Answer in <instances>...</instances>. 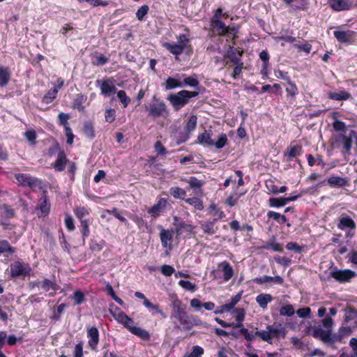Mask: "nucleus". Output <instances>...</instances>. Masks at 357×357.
Listing matches in <instances>:
<instances>
[{
	"label": "nucleus",
	"mask_w": 357,
	"mask_h": 357,
	"mask_svg": "<svg viewBox=\"0 0 357 357\" xmlns=\"http://www.w3.org/2000/svg\"><path fill=\"white\" fill-rule=\"evenodd\" d=\"M171 303L170 319L174 329L189 331L195 326H207V324L198 316L188 314L187 305L176 295L172 296Z\"/></svg>",
	"instance_id": "obj_1"
},
{
	"label": "nucleus",
	"mask_w": 357,
	"mask_h": 357,
	"mask_svg": "<svg viewBox=\"0 0 357 357\" xmlns=\"http://www.w3.org/2000/svg\"><path fill=\"white\" fill-rule=\"evenodd\" d=\"M231 312L232 314H236L235 320L236 323H229L220 319L219 317H215L214 320L223 328H239V332L244 336L245 340L249 343L253 342L255 340V335L252 333V332H250L248 328H245L243 324V321L245 320V309L243 307H236L231 311Z\"/></svg>",
	"instance_id": "obj_2"
},
{
	"label": "nucleus",
	"mask_w": 357,
	"mask_h": 357,
	"mask_svg": "<svg viewBox=\"0 0 357 357\" xmlns=\"http://www.w3.org/2000/svg\"><path fill=\"white\" fill-rule=\"evenodd\" d=\"M144 108L147 116L154 119L160 117L167 118L169 114L165 101L157 98L156 95L153 96L150 102L144 105Z\"/></svg>",
	"instance_id": "obj_3"
},
{
	"label": "nucleus",
	"mask_w": 357,
	"mask_h": 357,
	"mask_svg": "<svg viewBox=\"0 0 357 357\" xmlns=\"http://www.w3.org/2000/svg\"><path fill=\"white\" fill-rule=\"evenodd\" d=\"M266 330L257 331L255 333V338L256 337H260L263 341L272 344L273 338L280 339L284 338L287 335L286 328L282 324H276L274 323L273 325H267Z\"/></svg>",
	"instance_id": "obj_4"
},
{
	"label": "nucleus",
	"mask_w": 357,
	"mask_h": 357,
	"mask_svg": "<svg viewBox=\"0 0 357 357\" xmlns=\"http://www.w3.org/2000/svg\"><path fill=\"white\" fill-rule=\"evenodd\" d=\"M198 94V91L182 90L176 93H172L169 95L167 100L169 101L174 110L178 111L190 102V98L196 97Z\"/></svg>",
	"instance_id": "obj_5"
},
{
	"label": "nucleus",
	"mask_w": 357,
	"mask_h": 357,
	"mask_svg": "<svg viewBox=\"0 0 357 357\" xmlns=\"http://www.w3.org/2000/svg\"><path fill=\"white\" fill-rule=\"evenodd\" d=\"M212 130H205L204 132L198 135L197 139L201 144L208 146H214L218 149H222L227 144L228 139L226 134L221 133L219 135L218 140L215 142L212 139Z\"/></svg>",
	"instance_id": "obj_6"
},
{
	"label": "nucleus",
	"mask_w": 357,
	"mask_h": 357,
	"mask_svg": "<svg viewBox=\"0 0 357 357\" xmlns=\"http://www.w3.org/2000/svg\"><path fill=\"white\" fill-rule=\"evenodd\" d=\"M234 275L232 266L227 261H223L217 265V268L211 272V276L213 280H221L223 282H227L231 280Z\"/></svg>",
	"instance_id": "obj_7"
},
{
	"label": "nucleus",
	"mask_w": 357,
	"mask_h": 357,
	"mask_svg": "<svg viewBox=\"0 0 357 357\" xmlns=\"http://www.w3.org/2000/svg\"><path fill=\"white\" fill-rule=\"evenodd\" d=\"M31 268L28 263L20 261H15L10 265V275L13 279L22 278L25 279L30 275Z\"/></svg>",
	"instance_id": "obj_8"
},
{
	"label": "nucleus",
	"mask_w": 357,
	"mask_h": 357,
	"mask_svg": "<svg viewBox=\"0 0 357 357\" xmlns=\"http://www.w3.org/2000/svg\"><path fill=\"white\" fill-rule=\"evenodd\" d=\"M15 178L17 181V182L21 185L22 186H28L31 188L33 190H35L36 188L39 190L43 189V183L42 180L30 176L27 174H16L15 175Z\"/></svg>",
	"instance_id": "obj_9"
},
{
	"label": "nucleus",
	"mask_w": 357,
	"mask_h": 357,
	"mask_svg": "<svg viewBox=\"0 0 357 357\" xmlns=\"http://www.w3.org/2000/svg\"><path fill=\"white\" fill-rule=\"evenodd\" d=\"M35 212L38 217H45L50 212V203L48 201L47 191L43 190L41 197L38 199V204L35 208Z\"/></svg>",
	"instance_id": "obj_10"
},
{
	"label": "nucleus",
	"mask_w": 357,
	"mask_h": 357,
	"mask_svg": "<svg viewBox=\"0 0 357 357\" xmlns=\"http://www.w3.org/2000/svg\"><path fill=\"white\" fill-rule=\"evenodd\" d=\"M330 276L340 283H346L356 276V273L350 269H335L330 273Z\"/></svg>",
	"instance_id": "obj_11"
},
{
	"label": "nucleus",
	"mask_w": 357,
	"mask_h": 357,
	"mask_svg": "<svg viewBox=\"0 0 357 357\" xmlns=\"http://www.w3.org/2000/svg\"><path fill=\"white\" fill-rule=\"evenodd\" d=\"M306 333L326 344V340L329 339L330 331L323 329L321 325H318L307 327Z\"/></svg>",
	"instance_id": "obj_12"
},
{
	"label": "nucleus",
	"mask_w": 357,
	"mask_h": 357,
	"mask_svg": "<svg viewBox=\"0 0 357 357\" xmlns=\"http://www.w3.org/2000/svg\"><path fill=\"white\" fill-rule=\"evenodd\" d=\"M330 7L335 11L350 10L357 6V0H329Z\"/></svg>",
	"instance_id": "obj_13"
},
{
	"label": "nucleus",
	"mask_w": 357,
	"mask_h": 357,
	"mask_svg": "<svg viewBox=\"0 0 357 357\" xmlns=\"http://www.w3.org/2000/svg\"><path fill=\"white\" fill-rule=\"evenodd\" d=\"M96 86L100 87L101 94L105 96H109L116 93V88L112 79L96 80Z\"/></svg>",
	"instance_id": "obj_14"
},
{
	"label": "nucleus",
	"mask_w": 357,
	"mask_h": 357,
	"mask_svg": "<svg viewBox=\"0 0 357 357\" xmlns=\"http://www.w3.org/2000/svg\"><path fill=\"white\" fill-rule=\"evenodd\" d=\"M333 34L339 43L351 44L354 41L356 33L351 30H337L335 31Z\"/></svg>",
	"instance_id": "obj_15"
},
{
	"label": "nucleus",
	"mask_w": 357,
	"mask_h": 357,
	"mask_svg": "<svg viewBox=\"0 0 357 357\" xmlns=\"http://www.w3.org/2000/svg\"><path fill=\"white\" fill-rule=\"evenodd\" d=\"M88 345L93 351H96L99 344V331L95 326L87 330Z\"/></svg>",
	"instance_id": "obj_16"
},
{
	"label": "nucleus",
	"mask_w": 357,
	"mask_h": 357,
	"mask_svg": "<svg viewBox=\"0 0 357 357\" xmlns=\"http://www.w3.org/2000/svg\"><path fill=\"white\" fill-rule=\"evenodd\" d=\"M68 160L63 150H60L57 154L56 160L52 166L56 172H62L65 170Z\"/></svg>",
	"instance_id": "obj_17"
},
{
	"label": "nucleus",
	"mask_w": 357,
	"mask_h": 357,
	"mask_svg": "<svg viewBox=\"0 0 357 357\" xmlns=\"http://www.w3.org/2000/svg\"><path fill=\"white\" fill-rule=\"evenodd\" d=\"M301 195L291 196L289 197H271L269 199V204L271 207H280L285 206L290 202L296 200Z\"/></svg>",
	"instance_id": "obj_18"
},
{
	"label": "nucleus",
	"mask_w": 357,
	"mask_h": 357,
	"mask_svg": "<svg viewBox=\"0 0 357 357\" xmlns=\"http://www.w3.org/2000/svg\"><path fill=\"white\" fill-rule=\"evenodd\" d=\"M253 282L257 284H263L267 282H273L276 284H283L284 279L280 275L274 277L264 275L263 277H257L253 279Z\"/></svg>",
	"instance_id": "obj_19"
},
{
	"label": "nucleus",
	"mask_w": 357,
	"mask_h": 357,
	"mask_svg": "<svg viewBox=\"0 0 357 357\" xmlns=\"http://www.w3.org/2000/svg\"><path fill=\"white\" fill-rule=\"evenodd\" d=\"M173 233L174 231L172 230L161 229L160 236L163 248H169L170 250L172 248Z\"/></svg>",
	"instance_id": "obj_20"
},
{
	"label": "nucleus",
	"mask_w": 357,
	"mask_h": 357,
	"mask_svg": "<svg viewBox=\"0 0 357 357\" xmlns=\"http://www.w3.org/2000/svg\"><path fill=\"white\" fill-rule=\"evenodd\" d=\"M183 46V45H180L178 43H165L163 44V47L170 53L175 55L176 59H178V56L181 54L185 50Z\"/></svg>",
	"instance_id": "obj_21"
},
{
	"label": "nucleus",
	"mask_w": 357,
	"mask_h": 357,
	"mask_svg": "<svg viewBox=\"0 0 357 357\" xmlns=\"http://www.w3.org/2000/svg\"><path fill=\"white\" fill-rule=\"evenodd\" d=\"M211 26L220 36H225L228 32V26L220 20H211Z\"/></svg>",
	"instance_id": "obj_22"
},
{
	"label": "nucleus",
	"mask_w": 357,
	"mask_h": 357,
	"mask_svg": "<svg viewBox=\"0 0 357 357\" xmlns=\"http://www.w3.org/2000/svg\"><path fill=\"white\" fill-rule=\"evenodd\" d=\"M167 205V201L165 199H160L158 202L154 204L149 210V213L153 217L159 215V214L165 209Z\"/></svg>",
	"instance_id": "obj_23"
},
{
	"label": "nucleus",
	"mask_w": 357,
	"mask_h": 357,
	"mask_svg": "<svg viewBox=\"0 0 357 357\" xmlns=\"http://www.w3.org/2000/svg\"><path fill=\"white\" fill-rule=\"evenodd\" d=\"M128 331L133 335L140 337L143 340H150L151 335L148 331L140 327L132 326L128 328Z\"/></svg>",
	"instance_id": "obj_24"
},
{
	"label": "nucleus",
	"mask_w": 357,
	"mask_h": 357,
	"mask_svg": "<svg viewBox=\"0 0 357 357\" xmlns=\"http://www.w3.org/2000/svg\"><path fill=\"white\" fill-rule=\"evenodd\" d=\"M12 73L9 68L0 66V87L6 86L10 80Z\"/></svg>",
	"instance_id": "obj_25"
},
{
	"label": "nucleus",
	"mask_w": 357,
	"mask_h": 357,
	"mask_svg": "<svg viewBox=\"0 0 357 357\" xmlns=\"http://www.w3.org/2000/svg\"><path fill=\"white\" fill-rule=\"evenodd\" d=\"M273 300V297L269 294H260L256 297V302L263 310H266L268 304Z\"/></svg>",
	"instance_id": "obj_26"
},
{
	"label": "nucleus",
	"mask_w": 357,
	"mask_h": 357,
	"mask_svg": "<svg viewBox=\"0 0 357 357\" xmlns=\"http://www.w3.org/2000/svg\"><path fill=\"white\" fill-rule=\"evenodd\" d=\"M328 97L331 100L340 101L349 99L351 95L344 89H342L338 92H329Z\"/></svg>",
	"instance_id": "obj_27"
},
{
	"label": "nucleus",
	"mask_w": 357,
	"mask_h": 357,
	"mask_svg": "<svg viewBox=\"0 0 357 357\" xmlns=\"http://www.w3.org/2000/svg\"><path fill=\"white\" fill-rule=\"evenodd\" d=\"M41 288L45 291H48L50 289L56 291L60 289L61 287L56 283L54 278L53 280L45 278L41 282Z\"/></svg>",
	"instance_id": "obj_28"
},
{
	"label": "nucleus",
	"mask_w": 357,
	"mask_h": 357,
	"mask_svg": "<svg viewBox=\"0 0 357 357\" xmlns=\"http://www.w3.org/2000/svg\"><path fill=\"white\" fill-rule=\"evenodd\" d=\"M347 331L345 327H341L339 330V333L333 334L332 332H330L329 339L326 340V344H330L332 347H334L333 344L336 342H341L342 340V335L344 331Z\"/></svg>",
	"instance_id": "obj_29"
},
{
	"label": "nucleus",
	"mask_w": 357,
	"mask_h": 357,
	"mask_svg": "<svg viewBox=\"0 0 357 357\" xmlns=\"http://www.w3.org/2000/svg\"><path fill=\"white\" fill-rule=\"evenodd\" d=\"M114 319L119 324H122L128 330L130 327V324H132L133 319L128 317L125 312H122L119 314H116Z\"/></svg>",
	"instance_id": "obj_30"
},
{
	"label": "nucleus",
	"mask_w": 357,
	"mask_h": 357,
	"mask_svg": "<svg viewBox=\"0 0 357 357\" xmlns=\"http://www.w3.org/2000/svg\"><path fill=\"white\" fill-rule=\"evenodd\" d=\"M165 90H172L176 88L183 87V84L181 82L176 78L169 77L165 82L162 84Z\"/></svg>",
	"instance_id": "obj_31"
},
{
	"label": "nucleus",
	"mask_w": 357,
	"mask_h": 357,
	"mask_svg": "<svg viewBox=\"0 0 357 357\" xmlns=\"http://www.w3.org/2000/svg\"><path fill=\"white\" fill-rule=\"evenodd\" d=\"M356 135V132L354 130H351L350 132V137H347L346 135H342V141H343V149L346 151L348 154H351V149L352 147V137Z\"/></svg>",
	"instance_id": "obj_32"
},
{
	"label": "nucleus",
	"mask_w": 357,
	"mask_h": 357,
	"mask_svg": "<svg viewBox=\"0 0 357 357\" xmlns=\"http://www.w3.org/2000/svg\"><path fill=\"white\" fill-rule=\"evenodd\" d=\"M328 183L332 187H343L347 185V180L338 176H331L328 178Z\"/></svg>",
	"instance_id": "obj_33"
},
{
	"label": "nucleus",
	"mask_w": 357,
	"mask_h": 357,
	"mask_svg": "<svg viewBox=\"0 0 357 357\" xmlns=\"http://www.w3.org/2000/svg\"><path fill=\"white\" fill-rule=\"evenodd\" d=\"M169 194L176 199H185L186 192L184 189L174 186L169 189Z\"/></svg>",
	"instance_id": "obj_34"
},
{
	"label": "nucleus",
	"mask_w": 357,
	"mask_h": 357,
	"mask_svg": "<svg viewBox=\"0 0 357 357\" xmlns=\"http://www.w3.org/2000/svg\"><path fill=\"white\" fill-rule=\"evenodd\" d=\"M15 252V248L10 245L6 240H0V254L8 253L13 255Z\"/></svg>",
	"instance_id": "obj_35"
},
{
	"label": "nucleus",
	"mask_w": 357,
	"mask_h": 357,
	"mask_svg": "<svg viewBox=\"0 0 357 357\" xmlns=\"http://www.w3.org/2000/svg\"><path fill=\"white\" fill-rule=\"evenodd\" d=\"M86 100V97L82 93L77 94L73 101V108L79 111H83L84 109L83 104L85 102Z\"/></svg>",
	"instance_id": "obj_36"
},
{
	"label": "nucleus",
	"mask_w": 357,
	"mask_h": 357,
	"mask_svg": "<svg viewBox=\"0 0 357 357\" xmlns=\"http://www.w3.org/2000/svg\"><path fill=\"white\" fill-rule=\"evenodd\" d=\"M58 93V89L54 87L47 91V93L43 96L42 102L45 104L51 103L56 97Z\"/></svg>",
	"instance_id": "obj_37"
},
{
	"label": "nucleus",
	"mask_w": 357,
	"mask_h": 357,
	"mask_svg": "<svg viewBox=\"0 0 357 357\" xmlns=\"http://www.w3.org/2000/svg\"><path fill=\"white\" fill-rule=\"evenodd\" d=\"M83 132L86 137H89L90 139H93L95 137V130L93 123L91 122L85 121L84 123Z\"/></svg>",
	"instance_id": "obj_38"
},
{
	"label": "nucleus",
	"mask_w": 357,
	"mask_h": 357,
	"mask_svg": "<svg viewBox=\"0 0 357 357\" xmlns=\"http://www.w3.org/2000/svg\"><path fill=\"white\" fill-rule=\"evenodd\" d=\"M188 183H189V188L193 189L196 193L197 189L200 190L202 185L204 184L203 181L199 180L197 178L192 176L188 181Z\"/></svg>",
	"instance_id": "obj_39"
},
{
	"label": "nucleus",
	"mask_w": 357,
	"mask_h": 357,
	"mask_svg": "<svg viewBox=\"0 0 357 357\" xmlns=\"http://www.w3.org/2000/svg\"><path fill=\"white\" fill-rule=\"evenodd\" d=\"M185 202L197 210L201 211L204 208L203 202L198 197L188 198L185 199Z\"/></svg>",
	"instance_id": "obj_40"
},
{
	"label": "nucleus",
	"mask_w": 357,
	"mask_h": 357,
	"mask_svg": "<svg viewBox=\"0 0 357 357\" xmlns=\"http://www.w3.org/2000/svg\"><path fill=\"white\" fill-rule=\"evenodd\" d=\"M262 248L266 250H272L278 252H282L283 251L282 245L279 243L275 242L274 240H270L266 242V245Z\"/></svg>",
	"instance_id": "obj_41"
},
{
	"label": "nucleus",
	"mask_w": 357,
	"mask_h": 357,
	"mask_svg": "<svg viewBox=\"0 0 357 357\" xmlns=\"http://www.w3.org/2000/svg\"><path fill=\"white\" fill-rule=\"evenodd\" d=\"M74 305H81L86 301L85 294L81 290L74 291L73 297Z\"/></svg>",
	"instance_id": "obj_42"
},
{
	"label": "nucleus",
	"mask_w": 357,
	"mask_h": 357,
	"mask_svg": "<svg viewBox=\"0 0 357 357\" xmlns=\"http://www.w3.org/2000/svg\"><path fill=\"white\" fill-rule=\"evenodd\" d=\"M105 245V241L103 240H101L99 242L94 241V240H91L89 243V249L92 252H100L103 249Z\"/></svg>",
	"instance_id": "obj_43"
},
{
	"label": "nucleus",
	"mask_w": 357,
	"mask_h": 357,
	"mask_svg": "<svg viewBox=\"0 0 357 357\" xmlns=\"http://www.w3.org/2000/svg\"><path fill=\"white\" fill-rule=\"evenodd\" d=\"M345 317L344 321L349 322L351 320H354L357 316V310L351 306H349L345 310Z\"/></svg>",
	"instance_id": "obj_44"
},
{
	"label": "nucleus",
	"mask_w": 357,
	"mask_h": 357,
	"mask_svg": "<svg viewBox=\"0 0 357 357\" xmlns=\"http://www.w3.org/2000/svg\"><path fill=\"white\" fill-rule=\"evenodd\" d=\"M294 313V308L291 304L282 305L280 309V314L281 316L291 317L293 316Z\"/></svg>",
	"instance_id": "obj_45"
},
{
	"label": "nucleus",
	"mask_w": 357,
	"mask_h": 357,
	"mask_svg": "<svg viewBox=\"0 0 357 357\" xmlns=\"http://www.w3.org/2000/svg\"><path fill=\"white\" fill-rule=\"evenodd\" d=\"M117 97L124 108L127 107L131 101V99L126 95V91L123 90H120L117 92Z\"/></svg>",
	"instance_id": "obj_46"
},
{
	"label": "nucleus",
	"mask_w": 357,
	"mask_h": 357,
	"mask_svg": "<svg viewBox=\"0 0 357 357\" xmlns=\"http://www.w3.org/2000/svg\"><path fill=\"white\" fill-rule=\"evenodd\" d=\"M302 149V146L297 145L294 146H290L288 148L287 151L286 155L290 158L292 159L295 158L297 155H299L301 154V151Z\"/></svg>",
	"instance_id": "obj_47"
},
{
	"label": "nucleus",
	"mask_w": 357,
	"mask_h": 357,
	"mask_svg": "<svg viewBox=\"0 0 357 357\" xmlns=\"http://www.w3.org/2000/svg\"><path fill=\"white\" fill-rule=\"evenodd\" d=\"M197 121V116L192 115L190 117V119L185 127V132L190 133V132H192V130H194L196 128Z\"/></svg>",
	"instance_id": "obj_48"
},
{
	"label": "nucleus",
	"mask_w": 357,
	"mask_h": 357,
	"mask_svg": "<svg viewBox=\"0 0 357 357\" xmlns=\"http://www.w3.org/2000/svg\"><path fill=\"white\" fill-rule=\"evenodd\" d=\"M242 296V291L238 292L235 296H232L227 304L230 312L232 311L235 307V305L240 301Z\"/></svg>",
	"instance_id": "obj_49"
},
{
	"label": "nucleus",
	"mask_w": 357,
	"mask_h": 357,
	"mask_svg": "<svg viewBox=\"0 0 357 357\" xmlns=\"http://www.w3.org/2000/svg\"><path fill=\"white\" fill-rule=\"evenodd\" d=\"M204 353V349L198 345L192 347V351L190 354H185L184 357H202Z\"/></svg>",
	"instance_id": "obj_50"
},
{
	"label": "nucleus",
	"mask_w": 357,
	"mask_h": 357,
	"mask_svg": "<svg viewBox=\"0 0 357 357\" xmlns=\"http://www.w3.org/2000/svg\"><path fill=\"white\" fill-rule=\"evenodd\" d=\"M178 284L185 290L194 292L197 290V286L189 280H181L178 281Z\"/></svg>",
	"instance_id": "obj_51"
},
{
	"label": "nucleus",
	"mask_w": 357,
	"mask_h": 357,
	"mask_svg": "<svg viewBox=\"0 0 357 357\" xmlns=\"http://www.w3.org/2000/svg\"><path fill=\"white\" fill-rule=\"evenodd\" d=\"M76 217L80 220L81 223H87L84 220V217L88 214V211L84 207H78L74 210Z\"/></svg>",
	"instance_id": "obj_52"
},
{
	"label": "nucleus",
	"mask_w": 357,
	"mask_h": 357,
	"mask_svg": "<svg viewBox=\"0 0 357 357\" xmlns=\"http://www.w3.org/2000/svg\"><path fill=\"white\" fill-rule=\"evenodd\" d=\"M1 209L3 217L6 218H10L15 215L13 208L6 204H3L1 206Z\"/></svg>",
	"instance_id": "obj_53"
},
{
	"label": "nucleus",
	"mask_w": 357,
	"mask_h": 357,
	"mask_svg": "<svg viewBox=\"0 0 357 357\" xmlns=\"http://www.w3.org/2000/svg\"><path fill=\"white\" fill-rule=\"evenodd\" d=\"M228 57L229 60L234 63V64L238 65L241 64V59L238 56H237L234 47H230L228 51Z\"/></svg>",
	"instance_id": "obj_54"
},
{
	"label": "nucleus",
	"mask_w": 357,
	"mask_h": 357,
	"mask_svg": "<svg viewBox=\"0 0 357 357\" xmlns=\"http://www.w3.org/2000/svg\"><path fill=\"white\" fill-rule=\"evenodd\" d=\"M149 8L147 5L141 6L136 12V17L138 20L142 21L144 19L145 15H147Z\"/></svg>",
	"instance_id": "obj_55"
},
{
	"label": "nucleus",
	"mask_w": 357,
	"mask_h": 357,
	"mask_svg": "<svg viewBox=\"0 0 357 357\" xmlns=\"http://www.w3.org/2000/svg\"><path fill=\"white\" fill-rule=\"evenodd\" d=\"M201 229L204 234L212 235L218 230L216 225H201Z\"/></svg>",
	"instance_id": "obj_56"
},
{
	"label": "nucleus",
	"mask_w": 357,
	"mask_h": 357,
	"mask_svg": "<svg viewBox=\"0 0 357 357\" xmlns=\"http://www.w3.org/2000/svg\"><path fill=\"white\" fill-rule=\"evenodd\" d=\"M267 215L269 218H273L274 220H275L278 222H285L287 221V218H286L285 215H281L279 213H276L274 211H269Z\"/></svg>",
	"instance_id": "obj_57"
},
{
	"label": "nucleus",
	"mask_w": 357,
	"mask_h": 357,
	"mask_svg": "<svg viewBox=\"0 0 357 357\" xmlns=\"http://www.w3.org/2000/svg\"><path fill=\"white\" fill-rule=\"evenodd\" d=\"M288 84V87L286 88V91L289 96L291 97H295L296 95L298 93V88L296 85L293 83L291 80L289 82H287Z\"/></svg>",
	"instance_id": "obj_58"
},
{
	"label": "nucleus",
	"mask_w": 357,
	"mask_h": 357,
	"mask_svg": "<svg viewBox=\"0 0 357 357\" xmlns=\"http://www.w3.org/2000/svg\"><path fill=\"white\" fill-rule=\"evenodd\" d=\"M286 248L289 250L294 251L296 253H301L303 251V247L300 246L296 242H289L287 244Z\"/></svg>",
	"instance_id": "obj_59"
},
{
	"label": "nucleus",
	"mask_w": 357,
	"mask_h": 357,
	"mask_svg": "<svg viewBox=\"0 0 357 357\" xmlns=\"http://www.w3.org/2000/svg\"><path fill=\"white\" fill-rule=\"evenodd\" d=\"M182 83L183 84V86H190L192 87H197L199 84V82L197 80V79L191 76L185 77Z\"/></svg>",
	"instance_id": "obj_60"
},
{
	"label": "nucleus",
	"mask_w": 357,
	"mask_h": 357,
	"mask_svg": "<svg viewBox=\"0 0 357 357\" xmlns=\"http://www.w3.org/2000/svg\"><path fill=\"white\" fill-rule=\"evenodd\" d=\"M69 119H70L69 114H65L63 112H61L58 115L59 123L61 126H63L64 127V128H66V127H69V124H68V121Z\"/></svg>",
	"instance_id": "obj_61"
},
{
	"label": "nucleus",
	"mask_w": 357,
	"mask_h": 357,
	"mask_svg": "<svg viewBox=\"0 0 357 357\" xmlns=\"http://www.w3.org/2000/svg\"><path fill=\"white\" fill-rule=\"evenodd\" d=\"M105 121L112 123L116 119V111L114 109H107L105 114Z\"/></svg>",
	"instance_id": "obj_62"
},
{
	"label": "nucleus",
	"mask_w": 357,
	"mask_h": 357,
	"mask_svg": "<svg viewBox=\"0 0 357 357\" xmlns=\"http://www.w3.org/2000/svg\"><path fill=\"white\" fill-rule=\"evenodd\" d=\"M321 323L322 326L325 328L326 330H329L330 332H332L334 321L331 317L326 316L321 320Z\"/></svg>",
	"instance_id": "obj_63"
},
{
	"label": "nucleus",
	"mask_w": 357,
	"mask_h": 357,
	"mask_svg": "<svg viewBox=\"0 0 357 357\" xmlns=\"http://www.w3.org/2000/svg\"><path fill=\"white\" fill-rule=\"evenodd\" d=\"M259 57L263 61V70H265L268 68L269 64V54L268 51L263 50L259 53Z\"/></svg>",
	"instance_id": "obj_64"
}]
</instances>
